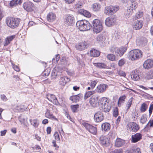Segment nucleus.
Returning <instances> with one entry per match:
<instances>
[{"label": "nucleus", "instance_id": "nucleus-1", "mask_svg": "<svg viewBox=\"0 0 153 153\" xmlns=\"http://www.w3.org/2000/svg\"><path fill=\"white\" fill-rule=\"evenodd\" d=\"M143 55V52L141 50L139 49L133 50L128 53V58L130 60L135 61L141 59Z\"/></svg>", "mask_w": 153, "mask_h": 153}, {"label": "nucleus", "instance_id": "nucleus-2", "mask_svg": "<svg viewBox=\"0 0 153 153\" xmlns=\"http://www.w3.org/2000/svg\"><path fill=\"white\" fill-rule=\"evenodd\" d=\"M76 25L80 31H83L89 30L91 27L90 23L85 20L78 21Z\"/></svg>", "mask_w": 153, "mask_h": 153}, {"label": "nucleus", "instance_id": "nucleus-3", "mask_svg": "<svg viewBox=\"0 0 153 153\" xmlns=\"http://www.w3.org/2000/svg\"><path fill=\"white\" fill-rule=\"evenodd\" d=\"M20 22V19L13 17L8 18L6 20L7 25L11 28H15L18 27Z\"/></svg>", "mask_w": 153, "mask_h": 153}, {"label": "nucleus", "instance_id": "nucleus-4", "mask_svg": "<svg viewBox=\"0 0 153 153\" xmlns=\"http://www.w3.org/2000/svg\"><path fill=\"white\" fill-rule=\"evenodd\" d=\"M93 31L94 33H98L102 30L103 26L102 22L97 19L94 20L92 22Z\"/></svg>", "mask_w": 153, "mask_h": 153}, {"label": "nucleus", "instance_id": "nucleus-5", "mask_svg": "<svg viewBox=\"0 0 153 153\" xmlns=\"http://www.w3.org/2000/svg\"><path fill=\"white\" fill-rule=\"evenodd\" d=\"M111 52L114 53V52L117 56H122L127 50L126 47H122L120 48L115 47H111L110 48Z\"/></svg>", "mask_w": 153, "mask_h": 153}, {"label": "nucleus", "instance_id": "nucleus-6", "mask_svg": "<svg viewBox=\"0 0 153 153\" xmlns=\"http://www.w3.org/2000/svg\"><path fill=\"white\" fill-rule=\"evenodd\" d=\"M119 9V7L118 6L110 5L105 7L104 12L106 15L111 16L116 13Z\"/></svg>", "mask_w": 153, "mask_h": 153}, {"label": "nucleus", "instance_id": "nucleus-7", "mask_svg": "<svg viewBox=\"0 0 153 153\" xmlns=\"http://www.w3.org/2000/svg\"><path fill=\"white\" fill-rule=\"evenodd\" d=\"M83 125L90 133L94 135L97 134V127H96L86 123H83Z\"/></svg>", "mask_w": 153, "mask_h": 153}, {"label": "nucleus", "instance_id": "nucleus-8", "mask_svg": "<svg viewBox=\"0 0 153 153\" xmlns=\"http://www.w3.org/2000/svg\"><path fill=\"white\" fill-rule=\"evenodd\" d=\"M74 18L72 15H68L66 16L64 19L65 24L68 25H72L74 22Z\"/></svg>", "mask_w": 153, "mask_h": 153}, {"label": "nucleus", "instance_id": "nucleus-9", "mask_svg": "<svg viewBox=\"0 0 153 153\" xmlns=\"http://www.w3.org/2000/svg\"><path fill=\"white\" fill-rule=\"evenodd\" d=\"M99 97V96L97 95H93L90 98L89 103L92 106L96 107L97 106L98 103V100Z\"/></svg>", "mask_w": 153, "mask_h": 153}, {"label": "nucleus", "instance_id": "nucleus-10", "mask_svg": "<svg viewBox=\"0 0 153 153\" xmlns=\"http://www.w3.org/2000/svg\"><path fill=\"white\" fill-rule=\"evenodd\" d=\"M61 70L58 67H55L52 71L51 78L52 79H54L56 78L57 76L60 75L61 74Z\"/></svg>", "mask_w": 153, "mask_h": 153}, {"label": "nucleus", "instance_id": "nucleus-11", "mask_svg": "<svg viewBox=\"0 0 153 153\" xmlns=\"http://www.w3.org/2000/svg\"><path fill=\"white\" fill-rule=\"evenodd\" d=\"M24 9L28 12H31L33 10L34 4L30 2L24 3L23 5Z\"/></svg>", "mask_w": 153, "mask_h": 153}, {"label": "nucleus", "instance_id": "nucleus-12", "mask_svg": "<svg viewBox=\"0 0 153 153\" xmlns=\"http://www.w3.org/2000/svg\"><path fill=\"white\" fill-rule=\"evenodd\" d=\"M127 127L132 132H136L139 128V126L134 122L129 123L127 125Z\"/></svg>", "mask_w": 153, "mask_h": 153}, {"label": "nucleus", "instance_id": "nucleus-13", "mask_svg": "<svg viewBox=\"0 0 153 153\" xmlns=\"http://www.w3.org/2000/svg\"><path fill=\"white\" fill-rule=\"evenodd\" d=\"M104 116L103 113L100 111H98L94 115V119L96 122H100L104 119Z\"/></svg>", "mask_w": 153, "mask_h": 153}, {"label": "nucleus", "instance_id": "nucleus-14", "mask_svg": "<svg viewBox=\"0 0 153 153\" xmlns=\"http://www.w3.org/2000/svg\"><path fill=\"white\" fill-rule=\"evenodd\" d=\"M116 22V19L114 17H108L106 19L105 21V25L108 27L113 25Z\"/></svg>", "mask_w": 153, "mask_h": 153}, {"label": "nucleus", "instance_id": "nucleus-15", "mask_svg": "<svg viewBox=\"0 0 153 153\" xmlns=\"http://www.w3.org/2000/svg\"><path fill=\"white\" fill-rule=\"evenodd\" d=\"M143 25V21L139 20L134 22L132 25V27L134 30H138L142 28Z\"/></svg>", "mask_w": 153, "mask_h": 153}, {"label": "nucleus", "instance_id": "nucleus-16", "mask_svg": "<svg viewBox=\"0 0 153 153\" xmlns=\"http://www.w3.org/2000/svg\"><path fill=\"white\" fill-rule=\"evenodd\" d=\"M47 98L50 101L56 105L59 104L55 96L53 94H48L46 95Z\"/></svg>", "mask_w": 153, "mask_h": 153}, {"label": "nucleus", "instance_id": "nucleus-17", "mask_svg": "<svg viewBox=\"0 0 153 153\" xmlns=\"http://www.w3.org/2000/svg\"><path fill=\"white\" fill-rule=\"evenodd\" d=\"M140 72L139 70H135L132 71L131 73V78L133 80H138L140 78Z\"/></svg>", "mask_w": 153, "mask_h": 153}, {"label": "nucleus", "instance_id": "nucleus-18", "mask_svg": "<svg viewBox=\"0 0 153 153\" xmlns=\"http://www.w3.org/2000/svg\"><path fill=\"white\" fill-rule=\"evenodd\" d=\"M143 66L146 69L151 68L153 67V60L150 59L146 60L144 63Z\"/></svg>", "mask_w": 153, "mask_h": 153}, {"label": "nucleus", "instance_id": "nucleus-19", "mask_svg": "<svg viewBox=\"0 0 153 153\" xmlns=\"http://www.w3.org/2000/svg\"><path fill=\"white\" fill-rule=\"evenodd\" d=\"M100 143L103 145L106 146H108L109 144V139L106 136H101L100 138Z\"/></svg>", "mask_w": 153, "mask_h": 153}, {"label": "nucleus", "instance_id": "nucleus-20", "mask_svg": "<svg viewBox=\"0 0 153 153\" xmlns=\"http://www.w3.org/2000/svg\"><path fill=\"white\" fill-rule=\"evenodd\" d=\"M76 48L79 50H82L87 48L88 47L87 43L85 42H82L79 43L78 45H76Z\"/></svg>", "mask_w": 153, "mask_h": 153}, {"label": "nucleus", "instance_id": "nucleus-21", "mask_svg": "<svg viewBox=\"0 0 153 153\" xmlns=\"http://www.w3.org/2000/svg\"><path fill=\"white\" fill-rule=\"evenodd\" d=\"M108 87L107 85L105 84H101L98 85L96 91L98 93H101L105 92Z\"/></svg>", "mask_w": 153, "mask_h": 153}, {"label": "nucleus", "instance_id": "nucleus-22", "mask_svg": "<svg viewBox=\"0 0 153 153\" xmlns=\"http://www.w3.org/2000/svg\"><path fill=\"white\" fill-rule=\"evenodd\" d=\"M70 81V79L67 76H61L59 79V83L60 85L65 86Z\"/></svg>", "mask_w": 153, "mask_h": 153}, {"label": "nucleus", "instance_id": "nucleus-23", "mask_svg": "<svg viewBox=\"0 0 153 153\" xmlns=\"http://www.w3.org/2000/svg\"><path fill=\"white\" fill-rule=\"evenodd\" d=\"M142 135L140 133H137L135 134L132 135L131 141L132 142L135 143L140 140L142 138Z\"/></svg>", "mask_w": 153, "mask_h": 153}, {"label": "nucleus", "instance_id": "nucleus-24", "mask_svg": "<svg viewBox=\"0 0 153 153\" xmlns=\"http://www.w3.org/2000/svg\"><path fill=\"white\" fill-rule=\"evenodd\" d=\"M137 44L139 46H145L147 42L146 38L143 37L138 38L137 39Z\"/></svg>", "mask_w": 153, "mask_h": 153}, {"label": "nucleus", "instance_id": "nucleus-25", "mask_svg": "<svg viewBox=\"0 0 153 153\" xmlns=\"http://www.w3.org/2000/svg\"><path fill=\"white\" fill-rule=\"evenodd\" d=\"M101 127L102 131L107 132L110 130L111 125L108 123H105L102 124Z\"/></svg>", "mask_w": 153, "mask_h": 153}, {"label": "nucleus", "instance_id": "nucleus-26", "mask_svg": "<svg viewBox=\"0 0 153 153\" xmlns=\"http://www.w3.org/2000/svg\"><path fill=\"white\" fill-rule=\"evenodd\" d=\"M125 141L120 138H117L116 139L115 143V146L117 147H121L125 143Z\"/></svg>", "mask_w": 153, "mask_h": 153}, {"label": "nucleus", "instance_id": "nucleus-27", "mask_svg": "<svg viewBox=\"0 0 153 153\" xmlns=\"http://www.w3.org/2000/svg\"><path fill=\"white\" fill-rule=\"evenodd\" d=\"M82 97V95L78 94L77 95H73L71 97L70 100L73 102H77L80 99V97Z\"/></svg>", "mask_w": 153, "mask_h": 153}, {"label": "nucleus", "instance_id": "nucleus-28", "mask_svg": "<svg viewBox=\"0 0 153 153\" xmlns=\"http://www.w3.org/2000/svg\"><path fill=\"white\" fill-rule=\"evenodd\" d=\"M15 37V35H12L7 36L5 39L4 46H5L8 45L10 43V42L14 39Z\"/></svg>", "mask_w": 153, "mask_h": 153}, {"label": "nucleus", "instance_id": "nucleus-29", "mask_svg": "<svg viewBox=\"0 0 153 153\" xmlns=\"http://www.w3.org/2000/svg\"><path fill=\"white\" fill-rule=\"evenodd\" d=\"M102 110L105 112H107L109 111L111 108V106L109 101L106 103L102 106Z\"/></svg>", "mask_w": 153, "mask_h": 153}, {"label": "nucleus", "instance_id": "nucleus-30", "mask_svg": "<svg viewBox=\"0 0 153 153\" xmlns=\"http://www.w3.org/2000/svg\"><path fill=\"white\" fill-rule=\"evenodd\" d=\"M56 18V15L53 13H49L47 16V19L49 22H52Z\"/></svg>", "mask_w": 153, "mask_h": 153}, {"label": "nucleus", "instance_id": "nucleus-31", "mask_svg": "<svg viewBox=\"0 0 153 153\" xmlns=\"http://www.w3.org/2000/svg\"><path fill=\"white\" fill-rule=\"evenodd\" d=\"M19 122L24 126H27L26 123L27 122V118L24 115H21L18 118Z\"/></svg>", "mask_w": 153, "mask_h": 153}, {"label": "nucleus", "instance_id": "nucleus-32", "mask_svg": "<svg viewBox=\"0 0 153 153\" xmlns=\"http://www.w3.org/2000/svg\"><path fill=\"white\" fill-rule=\"evenodd\" d=\"M109 101L106 97H103L99 100L98 104L99 105H101L102 106V105L108 103Z\"/></svg>", "mask_w": 153, "mask_h": 153}, {"label": "nucleus", "instance_id": "nucleus-33", "mask_svg": "<svg viewBox=\"0 0 153 153\" xmlns=\"http://www.w3.org/2000/svg\"><path fill=\"white\" fill-rule=\"evenodd\" d=\"M90 56L94 57H98L100 54V52L95 49H92L90 51Z\"/></svg>", "mask_w": 153, "mask_h": 153}, {"label": "nucleus", "instance_id": "nucleus-34", "mask_svg": "<svg viewBox=\"0 0 153 153\" xmlns=\"http://www.w3.org/2000/svg\"><path fill=\"white\" fill-rule=\"evenodd\" d=\"M31 124L35 128H37L39 125V122L37 119L29 120Z\"/></svg>", "mask_w": 153, "mask_h": 153}, {"label": "nucleus", "instance_id": "nucleus-35", "mask_svg": "<svg viewBox=\"0 0 153 153\" xmlns=\"http://www.w3.org/2000/svg\"><path fill=\"white\" fill-rule=\"evenodd\" d=\"M79 12L80 14L86 17L89 18L91 16L90 12L86 10L81 9L79 11Z\"/></svg>", "mask_w": 153, "mask_h": 153}, {"label": "nucleus", "instance_id": "nucleus-36", "mask_svg": "<svg viewBox=\"0 0 153 153\" xmlns=\"http://www.w3.org/2000/svg\"><path fill=\"white\" fill-rule=\"evenodd\" d=\"M94 65L100 68H108L105 64L102 63H95Z\"/></svg>", "mask_w": 153, "mask_h": 153}, {"label": "nucleus", "instance_id": "nucleus-37", "mask_svg": "<svg viewBox=\"0 0 153 153\" xmlns=\"http://www.w3.org/2000/svg\"><path fill=\"white\" fill-rule=\"evenodd\" d=\"M22 0H12L10 2V5L11 7L15 6L16 5L20 4L22 3Z\"/></svg>", "mask_w": 153, "mask_h": 153}, {"label": "nucleus", "instance_id": "nucleus-38", "mask_svg": "<svg viewBox=\"0 0 153 153\" xmlns=\"http://www.w3.org/2000/svg\"><path fill=\"white\" fill-rule=\"evenodd\" d=\"M95 93V91H88L87 92L85 93L84 96V98L85 100L87 98L89 97L91 95L94 94Z\"/></svg>", "mask_w": 153, "mask_h": 153}, {"label": "nucleus", "instance_id": "nucleus-39", "mask_svg": "<svg viewBox=\"0 0 153 153\" xmlns=\"http://www.w3.org/2000/svg\"><path fill=\"white\" fill-rule=\"evenodd\" d=\"M126 98V96L125 95L120 97L119 98L118 101V105L119 106L120 105H121V103L124 102Z\"/></svg>", "mask_w": 153, "mask_h": 153}, {"label": "nucleus", "instance_id": "nucleus-40", "mask_svg": "<svg viewBox=\"0 0 153 153\" xmlns=\"http://www.w3.org/2000/svg\"><path fill=\"white\" fill-rule=\"evenodd\" d=\"M107 57L108 59L111 61H113L116 60L115 56L113 54H108L107 55Z\"/></svg>", "mask_w": 153, "mask_h": 153}, {"label": "nucleus", "instance_id": "nucleus-41", "mask_svg": "<svg viewBox=\"0 0 153 153\" xmlns=\"http://www.w3.org/2000/svg\"><path fill=\"white\" fill-rule=\"evenodd\" d=\"M134 98L133 97L131 98L128 100V102L126 103V107H127L126 110L127 111H128L130 107H131V104L132 101Z\"/></svg>", "mask_w": 153, "mask_h": 153}, {"label": "nucleus", "instance_id": "nucleus-42", "mask_svg": "<svg viewBox=\"0 0 153 153\" xmlns=\"http://www.w3.org/2000/svg\"><path fill=\"white\" fill-rule=\"evenodd\" d=\"M92 7L94 11H97L99 10L100 7L99 4L97 3H96L93 5Z\"/></svg>", "mask_w": 153, "mask_h": 153}, {"label": "nucleus", "instance_id": "nucleus-43", "mask_svg": "<svg viewBox=\"0 0 153 153\" xmlns=\"http://www.w3.org/2000/svg\"><path fill=\"white\" fill-rule=\"evenodd\" d=\"M79 107V105L78 104L71 105V109L73 112H76L77 111V109Z\"/></svg>", "mask_w": 153, "mask_h": 153}, {"label": "nucleus", "instance_id": "nucleus-44", "mask_svg": "<svg viewBox=\"0 0 153 153\" xmlns=\"http://www.w3.org/2000/svg\"><path fill=\"white\" fill-rule=\"evenodd\" d=\"M131 4L130 6V7L132 9L135 10L137 7L138 4L136 1L131 2Z\"/></svg>", "mask_w": 153, "mask_h": 153}, {"label": "nucleus", "instance_id": "nucleus-45", "mask_svg": "<svg viewBox=\"0 0 153 153\" xmlns=\"http://www.w3.org/2000/svg\"><path fill=\"white\" fill-rule=\"evenodd\" d=\"M147 108V107L146 104L144 103L141 106L140 110L141 112H143L146 110Z\"/></svg>", "mask_w": 153, "mask_h": 153}, {"label": "nucleus", "instance_id": "nucleus-46", "mask_svg": "<svg viewBox=\"0 0 153 153\" xmlns=\"http://www.w3.org/2000/svg\"><path fill=\"white\" fill-rule=\"evenodd\" d=\"M45 116L47 118H54L55 117L53 116V115L51 114L49 111L48 110H47L45 114Z\"/></svg>", "mask_w": 153, "mask_h": 153}, {"label": "nucleus", "instance_id": "nucleus-47", "mask_svg": "<svg viewBox=\"0 0 153 153\" xmlns=\"http://www.w3.org/2000/svg\"><path fill=\"white\" fill-rule=\"evenodd\" d=\"M134 10V9H132L131 7H129V8L127 10V13H126V15H127V17L128 18H129V17L131 15L132 13H133V10Z\"/></svg>", "mask_w": 153, "mask_h": 153}, {"label": "nucleus", "instance_id": "nucleus-48", "mask_svg": "<svg viewBox=\"0 0 153 153\" xmlns=\"http://www.w3.org/2000/svg\"><path fill=\"white\" fill-rule=\"evenodd\" d=\"M132 153H141L140 149L138 148H132L131 150Z\"/></svg>", "mask_w": 153, "mask_h": 153}, {"label": "nucleus", "instance_id": "nucleus-49", "mask_svg": "<svg viewBox=\"0 0 153 153\" xmlns=\"http://www.w3.org/2000/svg\"><path fill=\"white\" fill-rule=\"evenodd\" d=\"M54 136L55 140L59 142L60 141V139L59 135L57 132H55L54 134Z\"/></svg>", "mask_w": 153, "mask_h": 153}, {"label": "nucleus", "instance_id": "nucleus-50", "mask_svg": "<svg viewBox=\"0 0 153 153\" xmlns=\"http://www.w3.org/2000/svg\"><path fill=\"white\" fill-rule=\"evenodd\" d=\"M147 78L148 79L153 78V70L151 71L148 72Z\"/></svg>", "mask_w": 153, "mask_h": 153}, {"label": "nucleus", "instance_id": "nucleus-51", "mask_svg": "<svg viewBox=\"0 0 153 153\" xmlns=\"http://www.w3.org/2000/svg\"><path fill=\"white\" fill-rule=\"evenodd\" d=\"M143 12L140 11L137 12L136 13L135 15V16L136 18H135V19L140 18L143 16Z\"/></svg>", "mask_w": 153, "mask_h": 153}, {"label": "nucleus", "instance_id": "nucleus-52", "mask_svg": "<svg viewBox=\"0 0 153 153\" xmlns=\"http://www.w3.org/2000/svg\"><path fill=\"white\" fill-rule=\"evenodd\" d=\"M118 115V108L117 107H115L114 109L113 115L116 117Z\"/></svg>", "mask_w": 153, "mask_h": 153}, {"label": "nucleus", "instance_id": "nucleus-53", "mask_svg": "<svg viewBox=\"0 0 153 153\" xmlns=\"http://www.w3.org/2000/svg\"><path fill=\"white\" fill-rule=\"evenodd\" d=\"M125 62L124 59H122L119 60L118 65L120 66H122L125 63Z\"/></svg>", "mask_w": 153, "mask_h": 153}, {"label": "nucleus", "instance_id": "nucleus-54", "mask_svg": "<svg viewBox=\"0 0 153 153\" xmlns=\"http://www.w3.org/2000/svg\"><path fill=\"white\" fill-rule=\"evenodd\" d=\"M103 37L102 35H98L96 39L97 41L102 42L103 40Z\"/></svg>", "mask_w": 153, "mask_h": 153}, {"label": "nucleus", "instance_id": "nucleus-55", "mask_svg": "<svg viewBox=\"0 0 153 153\" xmlns=\"http://www.w3.org/2000/svg\"><path fill=\"white\" fill-rule=\"evenodd\" d=\"M11 62L13 68L14 70L16 71H20V69L19 67L16 65H15L11 61Z\"/></svg>", "mask_w": 153, "mask_h": 153}, {"label": "nucleus", "instance_id": "nucleus-56", "mask_svg": "<svg viewBox=\"0 0 153 153\" xmlns=\"http://www.w3.org/2000/svg\"><path fill=\"white\" fill-rule=\"evenodd\" d=\"M123 152V150L120 149H115L114 151H112L111 152V153H122Z\"/></svg>", "mask_w": 153, "mask_h": 153}, {"label": "nucleus", "instance_id": "nucleus-57", "mask_svg": "<svg viewBox=\"0 0 153 153\" xmlns=\"http://www.w3.org/2000/svg\"><path fill=\"white\" fill-rule=\"evenodd\" d=\"M147 118L145 117L143 115H142L140 119V122L141 123L143 124L146 121Z\"/></svg>", "mask_w": 153, "mask_h": 153}, {"label": "nucleus", "instance_id": "nucleus-58", "mask_svg": "<svg viewBox=\"0 0 153 153\" xmlns=\"http://www.w3.org/2000/svg\"><path fill=\"white\" fill-rule=\"evenodd\" d=\"M97 83V82L96 81H92L90 84V85H91V88L92 89H93L95 87Z\"/></svg>", "mask_w": 153, "mask_h": 153}, {"label": "nucleus", "instance_id": "nucleus-59", "mask_svg": "<svg viewBox=\"0 0 153 153\" xmlns=\"http://www.w3.org/2000/svg\"><path fill=\"white\" fill-rule=\"evenodd\" d=\"M50 71V68L47 69L44 71L43 74L45 76H48L49 74Z\"/></svg>", "mask_w": 153, "mask_h": 153}, {"label": "nucleus", "instance_id": "nucleus-60", "mask_svg": "<svg viewBox=\"0 0 153 153\" xmlns=\"http://www.w3.org/2000/svg\"><path fill=\"white\" fill-rule=\"evenodd\" d=\"M149 125V126L150 127H153V120H150L149 123L147 124L145 128H146L148 127V126Z\"/></svg>", "mask_w": 153, "mask_h": 153}, {"label": "nucleus", "instance_id": "nucleus-61", "mask_svg": "<svg viewBox=\"0 0 153 153\" xmlns=\"http://www.w3.org/2000/svg\"><path fill=\"white\" fill-rule=\"evenodd\" d=\"M83 4L81 2H79L76 4V7L77 8H81L82 7Z\"/></svg>", "mask_w": 153, "mask_h": 153}, {"label": "nucleus", "instance_id": "nucleus-62", "mask_svg": "<svg viewBox=\"0 0 153 153\" xmlns=\"http://www.w3.org/2000/svg\"><path fill=\"white\" fill-rule=\"evenodd\" d=\"M153 110V104H151L149 109V113L150 116L152 114Z\"/></svg>", "mask_w": 153, "mask_h": 153}, {"label": "nucleus", "instance_id": "nucleus-63", "mask_svg": "<svg viewBox=\"0 0 153 153\" xmlns=\"http://www.w3.org/2000/svg\"><path fill=\"white\" fill-rule=\"evenodd\" d=\"M118 74L120 76H126V74L124 71H120L118 72Z\"/></svg>", "mask_w": 153, "mask_h": 153}, {"label": "nucleus", "instance_id": "nucleus-64", "mask_svg": "<svg viewBox=\"0 0 153 153\" xmlns=\"http://www.w3.org/2000/svg\"><path fill=\"white\" fill-rule=\"evenodd\" d=\"M1 98L4 101H6L7 100V98L6 97L5 95L4 94L1 95Z\"/></svg>", "mask_w": 153, "mask_h": 153}]
</instances>
